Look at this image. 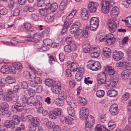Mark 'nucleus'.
Wrapping results in <instances>:
<instances>
[{
    "instance_id": "obj_1",
    "label": "nucleus",
    "mask_w": 131,
    "mask_h": 131,
    "mask_svg": "<svg viewBox=\"0 0 131 131\" xmlns=\"http://www.w3.org/2000/svg\"><path fill=\"white\" fill-rule=\"evenodd\" d=\"M67 101L69 105L71 106L68 107L67 110L69 114L68 115V117H69L71 120L73 121L75 119V112L74 109V108L75 107V103L71 97H69L67 98Z\"/></svg>"
},
{
    "instance_id": "obj_2",
    "label": "nucleus",
    "mask_w": 131,
    "mask_h": 131,
    "mask_svg": "<svg viewBox=\"0 0 131 131\" xmlns=\"http://www.w3.org/2000/svg\"><path fill=\"white\" fill-rule=\"evenodd\" d=\"M118 81V76L115 78L112 77L106 81L105 86L108 89L113 88L116 86V83Z\"/></svg>"
},
{
    "instance_id": "obj_3",
    "label": "nucleus",
    "mask_w": 131,
    "mask_h": 131,
    "mask_svg": "<svg viewBox=\"0 0 131 131\" xmlns=\"http://www.w3.org/2000/svg\"><path fill=\"white\" fill-rule=\"evenodd\" d=\"M87 66L88 68L93 71H97L101 68V64L98 61L94 62L89 60L88 62Z\"/></svg>"
},
{
    "instance_id": "obj_4",
    "label": "nucleus",
    "mask_w": 131,
    "mask_h": 131,
    "mask_svg": "<svg viewBox=\"0 0 131 131\" xmlns=\"http://www.w3.org/2000/svg\"><path fill=\"white\" fill-rule=\"evenodd\" d=\"M116 20L112 19H109L108 21L107 25L109 31L112 33L115 32L117 28V23Z\"/></svg>"
},
{
    "instance_id": "obj_5",
    "label": "nucleus",
    "mask_w": 131,
    "mask_h": 131,
    "mask_svg": "<svg viewBox=\"0 0 131 131\" xmlns=\"http://www.w3.org/2000/svg\"><path fill=\"white\" fill-rule=\"evenodd\" d=\"M27 120H30L31 124L38 126L40 123V120L38 117H34L31 115H29L26 116Z\"/></svg>"
},
{
    "instance_id": "obj_6",
    "label": "nucleus",
    "mask_w": 131,
    "mask_h": 131,
    "mask_svg": "<svg viewBox=\"0 0 131 131\" xmlns=\"http://www.w3.org/2000/svg\"><path fill=\"white\" fill-rule=\"evenodd\" d=\"M89 53L91 57L96 58L99 56L100 50L99 48L95 47L91 48L90 49Z\"/></svg>"
},
{
    "instance_id": "obj_7",
    "label": "nucleus",
    "mask_w": 131,
    "mask_h": 131,
    "mask_svg": "<svg viewBox=\"0 0 131 131\" xmlns=\"http://www.w3.org/2000/svg\"><path fill=\"white\" fill-rule=\"evenodd\" d=\"M98 6L99 4L97 3L91 2L88 5V9L91 13L95 12L96 11Z\"/></svg>"
},
{
    "instance_id": "obj_8",
    "label": "nucleus",
    "mask_w": 131,
    "mask_h": 131,
    "mask_svg": "<svg viewBox=\"0 0 131 131\" xmlns=\"http://www.w3.org/2000/svg\"><path fill=\"white\" fill-rule=\"evenodd\" d=\"M49 117L53 119H55L57 116L61 114L60 111L58 109H56L53 111H50L49 113Z\"/></svg>"
},
{
    "instance_id": "obj_9",
    "label": "nucleus",
    "mask_w": 131,
    "mask_h": 131,
    "mask_svg": "<svg viewBox=\"0 0 131 131\" xmlns=\"http://www.w3.org/2000/svg\"><path fill=\"white\" fill-rule=\"evenodd\" d=\"M81 25V23L79 21H77L73 24L70 28V31L72 34H74L79 29V27Z\"/></svg>"
},
{
    "instance_id": "obj_10",
    "label": "nucleus",
    "mask_w": 131,
    "mask_h": 131,
    "mask_svg": "<svg viewBox=\"0 0 131 131\" xmlns=\"http://www.w3.org/2000/svg\"><path fill=\"white\" fill-rule=\"evenodd\" d=\"M64 47V50L66 52H69L75 50L77 47L74 42Z\"/></svg>"
},
{
    "instance_id": "obj_11",
    "label": "nucleus",
    "mask_w": 131,
    "mask_h": 131,
    "mask_svg": "<svg viewBox=\"0 0 131 131\" xmlns=\"http://www.w3.org/2000/svg\"><path fill=\"white\" fill-rule=\"evenodd\" d=\"M106 77L105 74L104 73L100 74L98 77L97 82L98 84H102L105 83Z\"/></svg>"
},
{
    "instance_id": "obj_12",
    "label": "nucleus",
    "mask_w": 131,
    "mask_h": 131,
    "mask_svg": "<svg viewBox=\"0 0 131 131\" xmlns=\"http://www.w3.org/2000/svg\"><path fill=\"white\" fill-rule=\"evenodd\" d=\"M123 53L122 52L115 51L113 52V57L115 60L118 61L123 58Z\"/></svg>"
},
{
    "instance_id": "obj_13",
    "label": "nucleus",
    "mask_w": 131,
    "mask_h": 131,
    "mask_svg": "<svg viewBox=\"0 0 131 131\" xmlns=\"http://www.w3.org/2000/svg\"><path fill=\"white\" fill-rule=\"evenodd\" d=\"M12 108H14L16 111L18 112L21 111L23 110H26V108L25 105L24 106L19 103H16L15 105H13Z\"/></svg>"
},
{
    "instance_id": "obj_14",
    "label": "nucleus",
    "mask_w": 131,
    "mask_h": 131,
    "mask_svg": "<svg viewBox=\"0 0 131 131\" xmlns=\"http://www.w3.org/2000/svg\"><path fill=\"white\" fill-rule=\"evenodd\" d=\"M88 110L86 107H82L80 110V118L81 119L85 118L88 114Z\"/></svg>"
},
{
    "instance_id": "obj_15",
    "label": "nucleus",
    "mask_w": 131,
    "mask_h": 131,
    "mask_svg": "<svg viewBox=\"0 0 131 131\" xmlns=\"http://www.w3.org/2000/svg\"><path fill=\"white\" fill-rule=\"evenodd\" d=\"M109 111L112 115H117L118 113L117 104H115L112 105L110 108Z\"/></svg>"
},
{
    "instance_id": "obj_16",
    "label": "nucleus",
    "mask_w": 131,
    "mask_h": 131,
    "mask_svg": "<svg viewBox=\"0 0 131 131\" xmlns=\"http://www.w3.org/2000/svg\"><path fill=\"white\" fill-rule=\"evenodd\" d=\"M105 71L106 74L108 75H112L115 73V70L112 66H107L105 68Z\"/></svg>"
},
{
    "instance_id": "obj_17",
    "label": "nucleus",
    "mask_w": 131,
    "mask_h": 131,
    "mask_svg": "<svg viewBox=\"0 0 131 131\" xmlns=\"http://www.w3.org/2000/svg\"><path fill=\"white\" fill-rule=\"evenodd\" d=\"M67 63L68 68H70L72 71H77L78 65L76 62L71 63L69 61L67 62Z\"/></svg>"
},
{
    "instance_id": "obj_18",
    "label": "nucleus",
    "mask_w": 131,
    "mask_h": 131,
    "mask_svg": "<svg viewBox=\"0 0 131 131\" xmlns=\"http://www.w3.org/2000/svg\"><path fill=\"white\" fill-rule=\"evenodd\" d=\"M82 47L83 51L84 52H89L91 48L90 47L89 42V41H86L84 42Z\"/></svg>"
},
{
    "instance_id": "obj_19",
    "label": "nucleus",
    "mask_w": 131,
    "mask_h": 131,
    "mask_svg": "<svg viewBox=\"0 0 131 131\" xmlns=\"http://www.w3.org/2000/svg\"><path fill=\"white\" fill-rule=\"evenodd\" d=\"M89 16L87 9L83 8L81 10V16L83 19L84 20L88 19Z\"/></svg>"
},
{
    "instance_id": "obj_20",
    "label": "nucleus",
    "mask_w": 131,
    "mask_h": 131,
    "mask_svg": "<svg viewBox=\"0 0 131 131\" xmlns=\"http://www.w3.org/2000/svg\"><path fill=\"white\" fill-rule=\"evenodd\" d=\"M119 13V10L116 6H115L113 8L110 12L111 17L114 18L116 17Z\"/></svg>"
},
{
    "instance_id": "obj_21",
    "label": "nucleus",
    "mask_w": 131,
    "mask_h": 131,
    "mask_svg": "<svg viewBox=\"0 0 131 131\" xmlns=\"http://www.w3.org/2000/svg\"><path fill=\"white\" fill-rule=\"evenodd\" d=\"M4 124L6 126L7 128L13 129L15 127V124L12 120H6L4 122Z\"/></svg>"
},
{
    "instance_id": "obj_22",
    "label": "nucleus",
    "mask_w": 131,
    "mask_h": 131,
    "mask_svg": "<svg viewBox=\"0 0 131 131\" xmlns=\"http://www.w3.org/2000/svg\"><path fill=\"white\" fill-rule=\"evenodd\" d=\"M71 120L67 118L66 117L63 116H61L60 118V121L63 123H66L69 125H70L72 124V122Z\"/></svg>"
},
{
    "instance_id": "obj_23",
    "label": "nucleus",
    "mask_w": 131,
    "mask_h": 131,
    "mask_svg": "<svg viewBox=\"0 0 131 131\" xmlns=\"http://www.w3.org/2000/svg\"><path fill=\"white\" fill-rule=\"evenodd\" d=\"M130 74H131V73L129 71L124 70L121 73V77L122 79H126L128 78Z\"/></svg>"
},
{
    "instance_id": "obj_24",
    "label": "nucleus",
    "mask_w": 131,
    "mask_h": 131,
    "mask_svg": "<svg viewBox=\"0 0 131 131\" xmlns=\"http://www.w3.org/2000/svg\"><path fill=\"white\" fill-rule=\"evenodd\" d=\"M5 81L7 83L9 84H12L16 81L14 77L9 76L5 78Z\"/></svg>"
},
{
    "instance_id": "obj_25",
    "label": "nucleus",
    "mask_w": 131,
    "mask_h": 131,
    "mask_svg": "<svg viewBox=\"0 0 131 131\" xmlns=\"http://www.w3.org/2000/svg\"><path fill=\"white\" fill-rule=\"evenodd\" d=\"M10 69L9 67L6 66H3L0 69V71L2 73L4 74H7L9 73Z\"/></svg>"
},
{
    "instance_id": "obj_26",
    "label": "nucleus",
    "mask_w": 131,
    "mask_h": 131,
    "mask_svg": "<svg viewBox=\"0 0 131 131\" xmlns=\"http://www.w3.org/2000/svg\"><path fill=\"white\" fill-rule=\"evenodd\" d=\"M74 34V36L75 37L80 38L83 36V32L82 29H79Z\"/></svg>"
},
{
    "instance_id": "obj_27",
    "label": "nucleus",
    "mask_w": 131,
    "mask_h": 131,
    "mask_svg": "<svg viewBox=\"0 0 131 131\" xmlns=\"http://www.w3.org/2000/svg\"><path fill=\"white\" fill-rule=\"evenodd\" d=\"M11 94H13L12 91L11 92V90H10V91H8L6 96H4V99L5 101H9L11 100L12 95Z\"/></svg>"
},
{
    "instance_id": "obj_28",
    "label": "nucleus",
    "mask_w": 131,
    "mask_h": 131,
    "mask_svg": "<svg viewBox=\"0 0 131 131\" xmlns=\"http://www.w3.org/2000/svg\"><path fill=\"white\" fill-rule=\"evenodd\" d=\"M67 2V0H63L62 1L59 6L60 10H63L66 7Z\"/></svg>"
},
{
    "instance_id": "obj_29",
    "label": "nucleus",
    "mask_w": 131,
    "mask_h": 131,
    "mask_svg": "<svg viewBox=\"0 0 131 131\" xmlns=\"http://www.w3.org/2000/svg\"><path fill=\"white\" fill-rule=\"evenodd\" d=\"M94 124L91 123L86 122L85 129L86 131H91L93 129Z\"/></svg>"
},
{
    "instance_id": "obj_30",
    "label": "nucleus",
    "mask_w": 131,
    "mask_h": 131,
    "mask_svg": "<svg viewBox=\"0 0 131 131\" xmlns=\"http://www.w3.org/2000/svg\"><path fill=\"white\" fill-rule=\"evenodd\" d=\"M117 94V91L115 90H108L107 92V94L110 97L115 96Z\"/></svg>"
},
{
    "instance_id": "obj_31",
    "label": "nucleus",
    "mask_w": 131,
    "mask_h": 131,
    "mask_svg": "<svg viewBox=\"0 0 131 131\" xmlns=\"http://www.w3.org/2000/svg\"><path fill=\"white\" fill-rule=\"evenodd\" d=\"M90 24H99V19L98 17H93L90 21Z\"/></svg>"
},
{
    "instance_id": "obj_32",
    "label": "nucleus",
    "mask_w": 131,
    "mask_h": 131,
    "mask_svg": "<svg viewBox=\"0 0 131 131\" xmlns=\"http://www.w3.org/2000/svg\"><path fill=\"white\" fill-rule=\"evenodd\" d=\"M66 16H64L62 18L63 21L64 22V27L65 28H68L70 26V24L67 21V19Z\"/></svg>"
},
{
    "instance_id": "obj_33",
    "label": "nucleus",
    "mask_w": 131,
    "mask_h": 131,
    "mask_svg": "<svg viewBox=\"0 0 131 131\" xmlns=\"http://www.w3.org/2000/svg\"><path fill=\"white\" fill-rule=\"evenodd\" d=\"M13 119L12 121L15 125L18 124L19 123L20 119L19 116L16 115H15L13 116Z\"/></svg>"
},
{
    "instance_id": "obj_34",
    "label": "nucleus",
    "mask_w": 131,
    "mask_h": 131,
    "mask_svg": "<svg viewBox=\"0 0 131 131\" xmlns=\"http://www.w3.org/2000/svg\"><path fill=\"white\" fill-rule=\"evenodd\" d=\"M95 120L94 117L91 115H88L86 119V122L91 123L94 124Z\"/></svg>"
},
{
    "instance_id": "obj_35",
    "label": "nucleus",
    "mask_w": 131,
    "mask_h": 131,
    "mask_svg": "<svg viewBox=\"0 0 131 131\" xmlns=\"http://www.w3.org/2000/svg\"><path fill=\"white\" fill-rule=\"evenodd\" d=\"M115 39L114 37H110L106 39V43L110 45L113 43L115 41Z\"/></svg>"
},
{
    "instance_id": "obj_36",
    "label": "nucleus",
    "mask_w": 131,
    "mask_h": 131,
    "mask_svg": "<svg viewBox=\"0 0 131 131\" xmlns=\"http://www.w3.org/2000/svg\"><path fill=\"white\" fill-rule=\"evenodd\" d=\"M54 15L51 16L49 15H47L45 17V19L47 22H50L53 20L54 18Z\"/></svg>"
},
{
    "instance_id": "obj_37",
    "label": "nucleus",
    "mask_w": 131,
    "mask_h": 131,
    "mask_svg": "<svg viewBox=\"0 0 131 131\" xmlns=\"http://www.w3.org/2000/svg\"><path fill=\"white\" fill-rule=\"evenodd\" d=\"M99 24H90V30L93 31H96L98 28Z\"/></svg>"
},
{
    "instance_id": "obj_38",
    "label": "nucleus",
    "mask_w": 131,
    "mask_h": 131,
    "mask_svg": "<svg viewBox=\"0 0 131 131\" xmlns=\"http://www.w3.org/2000/svg\"><path fill=\"white\" fill-rule=\"evenodd\" d=\"M13 66L16 67L17 70L20 71L23 68L21 64L19 63H13Z\"/></svg>"
},
{
    "instance_id": "obj_39",
    "label": "nucleus",
    "mask_w": 131,
    "mask_h": 131,
    "mask_svg": "<svg viewBox=\"0 0 131 131\" xmlns=\"http://www.w3.org/2000/svg\"><path fill=\"white\" fill-rule=\"evenodd\" d=\"M61 88V87L53 85L51 88V89L54 93L58 94L59 93Z\"/></svg>"
},
{
    "instance_id": "obj_40",
    "label": "nucleus",
    "mask_w": 131,
    "mask_h": 131,
    "mask_svg": "<svg viewBox=\"0 0 131 131\" xmlns=\"http://www.w3.org/2000/svg\"><path fill=\"white\" fill-rule=\"evenodd\" d=\"M89 29V27L87 25H85L84 26V31L83 32L84 34L83 36L84 38H86L88 36V31Z\"/></svg>"
},
{
    "instance_id": "obj_41",
    "label": "nucleus",
    "mask_w": 131,
    "mask_h": 131,
    "mask_svg": "<svg viewBox=\"0 0 131 131\" xmlns=\"http://www.w3.org/2000/svg\"><path fill=\"white\" fill-rule=\"evenodd\" d=\"M55 125V123L54 122L51 121L48 122L46 124V127L50 129H51L54 127Z\"/></svg>"
},
{
    "instance_id": "obj_42",
    "label": "nucleus",
    "mask_w": 131,
    "mask_h": 131,
    "mask_svg": "<svg viewBox=\"0 0 131 131\" xmlns=\"http://www.w3.org/2000/svg\"><path fill=\"white\" fill-rule=\"evenodd\" d=\"M101 7H109V1L106 0H102L101 2Z\"/></svg>"
},
{
    "instance_id": "obj_43",
    "label": "nucleus",
    "mask_w": 131,
    "mask_h": 131,
    "mask_svg": "<svg viewBox=\"0 0 131 131\" xmlns=\"http://www.w3.org/2000/svg\"><path fill=\"white\" fill-rule=\"evenodd\" d=\"M130 95L128 93L126 92L125 94L122 96V101L123 102H124L128 100L129 96Z\"/></svg>"
},
{
    "instance_id": "obj_44",
    "label": "nucleus",
    "mask_w": 131,
    "mask_h": 131,
    "mask_svg": "<svg viewBox=\"0 0 131 131\" xmlns=\"http://www.w3.org/2000/svg\"><path fill=\"white\" fill-rule=\"evenodd\" d=\"M105 128L100 124L97 125L95 128V131H103Z\"/></svg>"
},
{
    "instance_id": "obj_45",
    "label": "nucleus",
    "mask_w": 131,
    "mask_h": 131,
    "mask_svg": "<svg viewBox=\"0 0 131 131\" xmlns=\"http://www.w3.org/2000/svg\"><path fill=\"white\" fill-rule=\"evenodd\" d=\"M105 92L103 90H98L96 93L97 96L99 97H103L104 95Z\"/></svg>"
},
{
    "instance_id": "obj_46",
    "label": "nucleus",
    "mask_w": 131,
    "mask_h": 131,
    "mask_svg": "<svg viewBox=\"0 0 131 131\" xmlns=\"http://www.w3.org/2000/svg\"><path fill=\"white\" fill-rule=\"evenodd\" d=\"M55 103L58 106H62L63 105V102L62 99L59 98L56 99Z\"/></svg>"
},
{
    "instance_id": "obj_47",
    "label": "nucleus",
    "mask_w": 131,
    "mask_h": 131,
    "mask_svg": "<svg viewBox=\"0 0 131 131\" xmlns=\"http://www.w3.org/2000/svg\"><path fill=\"white\" fill-rule=\"evenodd\" d=\"M1 107L2 110L7 111L9 108L8 105L6 103H2L1 104Z\"/></svg>"
},
{
    "instance_id": "obj_48",
    "label": "nucleus",
    "mask_w": 131,
    "mask_h": 131,
    "mask_svg": "<svg viewBox=\"0 0 131 131\" xmlns=\"http://www.w3.org/2000/svg\"><path fill=\"white\" fill-rule=\"evenodd\" d=\"M53 81L52 80L48 79L45 81V84L48 86H50L52 85Z\"/></svg>"
},
{
    "instance_id": "obj_49",
    "label": "nucleus",
    "mask_w": 131,
    "mask_h": 131,
    "mask_svg": "<svg viewBox=\"0 0 131 131\" xmlns=\"http://www.w3.org/2000/svg\"><path fill=\"white\" fill-rule=\"evenodd\" d=\"M41 36L40 34L37 33L33 37L34 42H38L40 39Z\"/></svg>"
},
{
    "instance_id": "obj_50",
    "label": "nucleus",
    "mask_w": 131,
    "mask_h": 131,
    "mask_svg": "<svg viewBox=\"0 0 131 131\" xmlns=\"http://www.w3.org/2000/svg\"><path fill=\"white\" fill-rule=\"evenodd\" d=\"M39 12L41 15L44 16L47 14L48 10L45 8L41 9L39 10Z\"/></svg>"
},
{
    "instance_id": "obj_51",
    "label": "nucleus",
    "mask_w": 131,
    "mask_h": 131,
    "mask_svg": "<svg viewBox=\"0 0 131 131\" xmlns=\"http://www.w3.org/2000/svg\"><path fill=\"white\" fill-rule=\"evenodd\" d=\"M33 80H34L37 84H40L41 83L42 80L39 77L34 76V77Z\"/></svg>"
},
{
    "instance_id": "obj_52",
    "label": "nucleus",
    "mask_w": 131,
    "mask_h": 131,
    "mask_svg": "<svg viewBox=\"0 0 131 131\" xmlns=\"http://www.w3.org/2000/svg\"><path fill=\"white\" fill-rule=\"evenodd\" d=\"M35 101V99L33 97H29L28 99L27 103L31 106H32Z\"/></svg>"
},
{
    "instance_id": "obj_53",
    "label": "nucleus",
    "mask_w": 131,
    "mask_h": 131,
    "mask_svg": "<svg viewBox=\"0 0 131 131\" xmlns=\"http://www.w3.org/2000/svg\"><path fill=\"white\" fill-rule=\"evenodd\" d=\"M80 104L82 106L85 105L87 103V101L86 99L84 98L80 97L79 98Z\"/></svg>"
},
{
    "instance_id": "obj_54",
    "label": "nucleus",
    "mask_w": 131,
    "mask_h": 131,
    "mask_svg": "<svg viewBox=\"0 0 131 131\" xmlns=\"http://www.w3.org/2000/svg\"><path fill=\"white\" fill-rule=\"evenodd\" d=\"M20 13V11L18 8L15 9L12 12L13 15L14 16H17Z\"/></svg>"
},
{
    "instance_id": "obj_55",
    "label": "nucleus",
    "mask_w": 131,
    "mask_h": 131,
    "mask_svg": "<svg viewBox=\"0 0 131 131\" xmlns=\"http://www.w3.org/2000/svg\"><path fill=\"white\" fill-rule=\"evenodd\" d=\"M58 7V5L56 3H54L51 4V10L52 12H55L57 9Z\"/></svg>"
},
{
    "instance_id": "obj_56",
    "label": "nucleus",
    "mask_w": 131,
    "mask_h": 131,
    "mask_svg": "<svg viewBox=\"0 0 131 131\" xmlns=\"http://www.w3.org/2000/svg\"><path fill=\"white\" fill-rule=\"evenodd\" d=\"M33 37L29 35L28 37L25 38V40L28 42H34V40Z\"/></svg>"
},
{
    "instance_id": "obj_57",
    "label": "nucleus",
    "mask_w": 131,
    "mask_h": 131,
    "mask_svg": "<svg viewBox=\"0 0 131 131\" xmlns=\"http://www.w3.org/2000/svg\"><path fill=\"white\" fill-rule=\"evenodd\" d=\"M43 42L45 45L49 46L51 45L52 41L50 39H47L44 40Z\"/></svg>"
},
{
    "instance_id": "obj_58",
    "label": "nucleus",
    "mask_w": 131,
    "mask_h": 131,
    "mask_svg": "<svg viewBox=\"0 0 131 131\" xmlns=\"http://www.w3.org/2000/svg\"><path fill=\"white\" fill-rule=\"evenodd\" d=\"M28 92L29 94L31 96H34L35 94V90L32 88L29 89Z\"/></svg>"
},
{
    "instance_id": "obj_59",
    "label": "nucleus",
    "mask_w": 131,
    "mask_h": 131,
    "mask_svg": "<svg viewBox=\"0 0 131 131\" xmlns=\"http://www.w3.org/2000/svg\"><path fill=\"white\" fill-rule=\"evenodd\" d=\"M32 106H35L36 108H39L40 106H42V103L39 101H35Z\"/></svg>"
},
{
    "instance_id": "obj_60",
    "label": "nucleus",
    "mask_w": 131,
    "mask_h": 131,
    "mask_svg": "<svg viewBox=\"0 0 131 131\" xmlns=\"http://www.w3.org/2000/svg\"><path fill=\"white\" fill-rule=\"evenodd\" d=\"M126 68L127 70H129L131 73V61L126 63Z\"/></svg>"
},
{
    "instance_id": "obj_61",
    "label": "nucleus",
    "mask_w": 131,
    "mask_h": 131,
    "mask_svg": "<svg viewBox=\"0 0 131 131\" xmlns=\"http://www.w3.org/2000/svg\"><path fill=\"white\" fill-rule=\"evenodd\" d=\"M24 10L26 11H28L30 12H32L34 10V8L28 6H25L24 8Z\"/></svg>"
},
{
    "instance_id": "obj_62",
    "label": "nucleus",
    "mask_w": 131,
    "mask_h": 131,
    "mask_svg": "<svg viewBox=\"0 0 131 131\" xmlns=\"http://www.w3.org/2000/svg\"><path fill=\"white\" fill-rule=\"evenodd\" d=\"M28 98L25 95L21 96V100L23 103H27Z\"/></svg>"
},
{
    "instance_id": "obj_63",
    "label": "nucleus",
    "mask_w": 131,
    "mask_h": 131,
    "mask_svg": "<svg viewBox=\"0 0 131 131\" xmlns=\"http://www.w3.org/2000/svg\"><path fill=\"white\" fill-rule=\"evenodd\" d=\"M18 96L16 94H13L11 100L14 102H16L18 99Z\"/></svg>"
},
{
    "instance_id": "obj_64",
    "label": "nucleus",
    "mask_w": 131,
    "mask_h": 131,
    "mask_svg": "<svg viewBox=\"0 0 131 131\" xmlns=\"http://www.w3.org/2000/svg\"><path fill=\"white\" fill-rule=\"evenodd\" d=\"M37 126L31 124L29 126V129L30 131H35L36 130V127Z\"/></svg>"
}]
</instances>
